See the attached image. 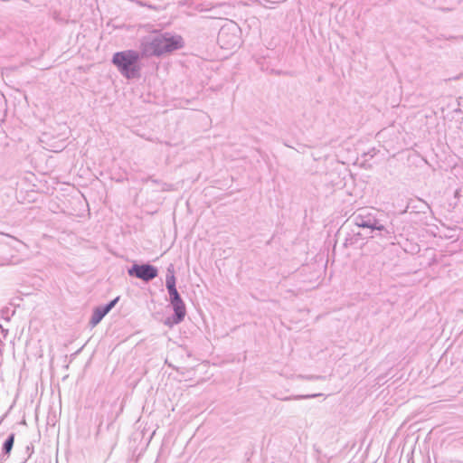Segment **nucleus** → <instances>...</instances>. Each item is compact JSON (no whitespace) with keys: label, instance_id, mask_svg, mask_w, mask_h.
<instances>
[{"label":"nucleus","instance_id":"nucleus-7","mask_svg":"<svg viewBox=\"0 0 463 463\" xmlns=\"http://www.w3.org/2000/svg\"><path fill=\"white\" fill-rule=\"evenodd\" d=\"M118 300H119V297H117L103 306L96 307L93 309L91 317L90 319V322H89L90 326L91 327H95L98 324H99L100 321L104 318V317L107 314H109V311L117 305Z\"/></svg>","mask_w":463,"mask_h":463},{"label":"nucleus","instance_id":"nucleus-1","mask_svg":"<svg viewBox=\"0 0 463 463\" xmlns=\"http://www.w3.org/2000/svg\"><path fill=\"white\" fill-rule=\"evenodd\" d=\"M351 219L359 228L369 229L371 237L379 236L383 239L393 238L394 231L386 225L387 218L383 211L374 207H364L354 212Z\"/></svg>","mask_w":463,"mask_h":463},{"label":"nucleus","instance_id":"nucleus-3","mask_svg":"<svg viewBox=\"0 0 463 463\" xmlns=\"http://www.w3.org/2000/svg\"><path fill=\"white\" fill-rule=\"evenodd\" d=\"M140 59L141 56L138 52L126 50L115 52L111 61L123 77L132 80L140 77Z\"/></svg>","mask_w":463,"mask_h":463},{"label":"nucleus","instance_id":"nucleus-8","mask_svg":"<svg viewBox=\"0 0 463 463\" xmlns=\"http://www.w3.org/2000/svg\"><path fill=\"white\" fill-rule=\"evenodd\" d=\"M176 279L175 276V268L173 264H170L166 269V277H165V287L168 294L174 293L177 291L176 288Z\"/></svg>","mask_w":463,"mask_h":463},{"label":"nucleus","instance_id":"nucleus-4","mask_svg":"<svg viewBox=\"0 0 463 463\" xmlns=\"http://www.w3.org/2000/svg\"><path fill=\"white\" fill-rule=\"evenodd\" d=\"M168 295L170 304L173 307L174 314L171 317H166L164 324L169 327H172L173 326L178 325L184 321L186 316V307L178 291L170 293Z\"/></svg>","mask_w":463,"mask_h":463},{"label":"nucleus","instance_id":"nucleus-9","mask_svg":"<svg viewBox=\"0 0 463 463\" xmlns=\"http://www.w3.org/2000/svg\"><path fill=\"white\" fill-rule=\"evenodd\" d=\"M9 251V246L0 240V266H5L11 263V259L7 254Z\"/></svg>","mask_w":463,"mask_h":463},{"label":"nucleus","instance_id":"nucleus-5","mask_svg":"<svg viewBox=\"0 0 463 463\" xmlns=\"http://www.w3.org/2000/svg\"><path fill=\"white\" fill-rule=\"evenodd\" d=\"M130 277L142 279L145 282L153 280L158 275L157 268L150 263L133 264L128 270Z\"/></svg>","mask_w":463,"mask_h":463},{"label":"nucleus","instance_id":"nucleus-11","mask_svg":"<svg viewBox=\"0 0 463 463\" xmlns=\"http://www.w3.org/2000/svg\"><path fill=\"white\" fill-rule=\"evenodd\" d=\"M14 434L11 433L10 435H8V437L6 438V439L5 440V442L3 444V447H2L3 455L8 456L10 454V452L14 447Z\"/></svg>","mask_w":463,"mask_h":463},{"label":"nucleus","instance_id":"nucleus-14","mask_svg":"<svg viewBox=\"0 0 463 463\" xmlns=\"http://www.w3.org/2000/svg\"><path fill=\"white\" fill-rule=\"evenodd\" d=\"M458 444H459L460 446H462V447H463V436H461V437H459V438L458 439Z\"/></svg>","mask_w":463,"mask_h":463},{"label":"nucleus","instance_id":"nucleus-2","mask_svg":"<svg viewBox=\"0 0 463 463\" xmlns=\"http://www.w3.org/2000/svg\"><path fill=\"white\" fill-rule=\"evenodd\" d=\"M184 47V40L180 35L164 33L152 37L141 43L143 56H162Z\"/></svg>","mask_w":463,"mask_h":463},{"label":"nucleus","instance_id":"nucleus-12","mask_svg":"<svg viewBox=\"0 0 463 463\" xmlns=\"http://www.w3.org/2000/svg\"><path fill=\"white\" fill-rule=\"evenodd\" d=\"M320 393L316 394H307V395H294V396H287L285 398H282V401H291V400H303V399H311L317 396H320Z\"/></svg>","mask_w":463,"mask_h":463},{"label":"nucleus","instance_id":"nucleus-13","mask_svg":"<svg viewBox=\"0 0 463 463\" xmlns=\"http://www.w3.org/2000/svg\"><path fill=\"white\" fill-rule=\"evenodd\" d=\"M137 4L140 6H144V7H147L151 10H155V11H160V10H163L164 8L161 7L160 5H151L149 3H146V2H144V1H137Z\"/></svg>","mask_w":463,"mask_h":463},{"label":"nucleus","instance_id":"nucleus-6","mask_svg":"<svg viewBox=\"0 0 463 463\" xmlns=\"http://www.w3.org/2000/svg\"><path fill=\"white\" fill-rule=\"evenodd\" d=\"M236 29L235 25H232V27L222 26L221 28L217 40L222 48L232 49L239 44L240 39L235 33L229 35L232 31Z\"/></svg>","mask_w":463,"mask_h":463},{"label":"nucleus","instance_id":"nucleus-10","mask_svg":"<svg viewBox=\"0 0 463 463\" xmlns=\"http://www.w3.org/2000/svg\"><path fill=\"white\" fill-rule=\"evenodd\" d=\"M361 240H362V234L360 232L347 233V235L345 239L344 246L347 248L349 246L356 245L359 242V241H361Z\"/></svg>","mask_w":463,"mask_h":463}]
</instances>
